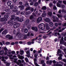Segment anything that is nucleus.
<instances>
[{
	"label": "nucleus",
	"mask_w": 66,
	"mask_h": 66,
	"mask_svg": "<svg viewBox=\"0 0 66 66\" xmlns=\"http://www.w3.org/2000/svg\"><path fill=\"white\" fill-rule=\"evenodd\" d=\"M39 28H40L42 30H44L45 28V25L43 23L40 24L38 26Z\"/></svg>",
	"instance_id": "f257e3e1"
},
{
	"label": "nucleus",
	"mask_w": 66,
	"mask_h": 66,
	"mask_svg": "<svg viewBox=\"0 0 66 66\" xmlns=\"http://www.w3.org/2000/svg\"><path fill=\"white\" fill-rule=\"evenodd\" d=\"M15 14L12 15H11V20H10L9 21H8V23L10 24L11 23H13V21L12 20H13L15 19Z\"/></svg>",
	"instance_id": "f03ea898"
},
{
	"label": "nucleus",
	"mask_w": 66,
	"mask_h": 66,
	"mask_svg": "<svg viewBox=\"0 0 66 66\" xmlns=\"http://www.w3.org/2000/svg\"><path fill=\"white\" fill-rule=\"evenodd\" d=\"M34 18V16L33 15H31L30 16V17H29V19H30V20H31L32 22H35L36 21V20Z\"/></svg>",
	"instance_id": "7ed1b4c3"
},
{
	"label": "nucleus",
	"mask_w": 66,
	"mask_h": 66,
	"mask_svg": "<svg viewBox=\"0 0 66 66\" xmlns=\"http://www.w3.org/2000/svg\"><path fill=\"white\" fill-rule=\"evenodd\" d=\"M31 29L35 32H37L38 30L37 27H31Z\"/></svg>",
	"instance_id": "20e7f679"
},
{
	"label": "nucleus",
	"mask_w": 66,
	"mask_h": 66,
	"mask_svg": "<svg viewBox=\"0 0 66 66\" xmlns=\"http://www.w3.org/2000/svg\"><path fill=\"white\" fill-rule=\"evenodd\" d=\"M18 7L19 8L20 10H22L24 9V6L23 5H21L18 6Z\"/></svg>",
	"instance_id": "39448f33"
},
{
	"label": "nucleus",
	"mask_w": 66,
	"mask_h": 66,
	"mask_svg": "<svg viewBox=\"0 0 66 66\" xmlns=\"http://www.w3.org/2000/svg\"><path fill=\"white\" fill-rule=\"evenodd\" d=\"M42 17H39L38 18L37 20V23H38L40 21H42Z\"/></svg>",
	"instance_id": "423d86ee"
},
{
	"label": "nucleus",
	"mask_w": 66,
	"mask_h": 66,
	"mask_svg": "<svg viewBox=\"0 0 66 66\" xmlns=\"http://www.w3.org/2000/svg\"><path fill=\"white\" fill-rule=\"evenodd\" d=\"M20 25V23H16L13 26V27L14 28H18Z\"/></svg>",
	"instance_id": "0eeeda50"
},
{
	"label": "nucleus",
	"mask_w": 66,
	"mask_h": 66,
	"mask_svg": "<svg viewBox=\"0 0 66 66\" xmlns=\"http://www.w3.org/2000/svg\"><path fill=\"white\" fill-rule=\"evenodd\" d=\"M29 19H27L25 22V24L26 26H27L29 23Z\"/></svg>",
	"instance_id": "6e6552de"
},
{
	"label": "nucleus",
	"mask_w": 66,
	"mask_h": 66,
	"mask_svg": "<svg viewBox=\"0 0 66 66\" xmlns=\"http://www.w3.org/2000/svg\"><path fill=\"white\" fill-rule=\"evenodd\" d=\"M12 3V2L10 1H8L6 2L7 4L9 6H10L11 5Z\"/></svg>",
	"instance_id": "1a4fd4ad"
},
{
	"label": "nucleus",
	"mask_w": 66,
	"mask_h": 66,
	"mask_svg": "<svg viewBox=\"0 0 66 66\" xmlns=\"http://www.w3.org/2000/svg\"><path fill=\"white\" fill-rule=\"evenodd\" d=\"M18 56L19 59L22 60L24 58V57L22 55H20V54L18 55Z\"/></svg>",
	"instance_id": "9d476101"
},
{
	"label": "nucleus",
	"mask_w": 66,
	"mask_h": 66,
	"mask_svg": "<svg viewBox=\"0 0 66 66\" xmlns=\"http://www.w3.org/2000/svg\"><path fill=\"white\" fill-rule=\"evenodd\" d=\"M45 26L46 29L47 30H49L50 28V27L48 26V25L47 23H46L45 24Z\"/></svg>",
	"instance_id": "9b49d317"
},
{
	"label": "nucleus",
	"mask_w": 66,
	"mask_h": 66,
	"mask_svg": "<svg viewBox=\"0 0 66 66\" xmlns=\"http://www.w3.org/2000/svg\"><path fill=\"white\" fill-rule=\"evenodd\" d=\"M23 31H24V32L25 33H27L28 32V30L27 28H25L24 30L23 29H22V31L23 32Z\"/></svg>",
	"instance_id": "f8f14e48"
},
{
	"label": "nucleus",
	"mask_w": 66,
	"mask_h": 66,
	"mask_svg": "<svg viewBox=\"0 0 66 66\" xmlns=\"http://www.w3.org/2000/svg\"><path fill=\"white\" fill-rule=\"evenodd\" d=\"M17 8L16 7H14L12 9V11L13 12H17Z\"/></svg>",
	"instance_id": "ddd939ff"
},
{
	"label": "nucleus",
	"mask_w": 66,
	"mask_h": 66,
	"mask_svg": "<svg viewBox=\"0 0 66 66\" xmlns=\"http://www.w3.org/2000/svg\"><path fill=\"white\" fill-rule=\"evenodd\" d=\"M9 17V16L8 15H5L4 16V18L6 20V21H7V19Z\"/></svg>",
	"instance_id": "4468645a"
},
{
	"label": "nucleus",
	"mask_w": 66,
	"mask_h": 66,
	"mask_svg": "<svg viewBox=\"0 0 66 66\" xmlns=\"http://www.w3.org/2000/svg\"><path fill=\"white\" fill-rule=\"evenodd\" d=\"M44 20L46 22L48 23H49L50 22V20L48 18H47Z\"/></svg>",
	"instance_id": "2eb2a0df"
},
{
	"label": "nucleus",
	"mask_w": 66,
	"mask_h": 66,
	"mask_svg": "<svg viewBox=\"0 0 66 66\" xmlns=\"http://www.w3.org/2000/svg\"><path fill=\"white\" fill-rule=\"evenodd\" d=\"M46 11H44L43 13L42 14V17H44L46 16V15H47V14L46 13H45Z\"/></svg>",
	"instance_id": "dca6fc26"
},
{
	"label": "nucleus",
	"mask_w": 66,
	"mask_h": 66,
	"mask_svg": "<svg viewBox=\"0 0 66 66\" xmlns=\"http://www.w3.org/2000/svg\"><path fill=\"white\" fill-rule=\"evenodd\" d=\"M48 15L52 17V13L51 12H49L48 13Z\"/></svg>",
	"instance_id": "f3484780"
},
{
	"label": "nucleus",
	"mask_w": 66,
	"mask_h": 66,
	"mask_svg": "<svg viewBox=\"0 0 66 66\" xmlns=\"http://www.w3.org/2000/svg\"><path fill=\"white\" fill-rule=\"evenodd\" d=\"M0 21L1 22L6 21L5 19L3 18H1L0 19Z\"/></svg>",
	"instance_id": "a211bd4d"
},
{
	"label": "nucleus",
	"mask_w": 66,
	"mask_h": 66,
	"mask_svg": "<svg viewBox=\"0 0 66 66\" xmlns=\"http://www.w3.org/2000/svg\"><path fill=\"white\" fill-rule=\"evenodd\" d=\"M38 2H36L34 4V6L35 7H37L38 5Z\"/></svg>",
	"instance_id": "6ab92c4d"
},
{
	"label": "nucleus",
	"mask_w": 66,
	"mask_h": 66,
	"mask_svg": "<svg viewBox=\"0 0 66 66\" xmlns=\"http://www.w3.org/2000/svg\"><path fill=\"white\" fill-rule=\"evenodd\" d=\"M53 23L52 22H50L49 23V25L51 27H52L53 26Z\"/></svg>",
	"instance_id": "aec40b11"
},
{
	"label": "nucleus",
	"mask_w": 66,
	"mask_h": 66,
	"mask_svg": "<svg viewBox=\"0 0 66 66\" xmlns=\"http://www.w3.org/2000/svg\"><path fill=\"white\" fill-rule=\"evenodd\" d=\"M23 21V18H20L19 20H18V21H19L20 22H22Z\"/></svg>",
	"instance_id": "412c9836"
},
{
	"label": "nucleus",
	"mask_w": 66,
	"mask_h": 66,
	"mask_svg": "<svg viewBox=\"0 0 66 66\" xmlns=\"http://www.w3.org/2000/svg\"><path fill=\"white\" fill-rule=\"evenodd\" d=\"M18 62H16V63L18 64H21L22 63V62L21 60H18Z\"/></svg>",
	"instance_id": "4be33fe9"
},
{
	"label": "nucleus",
	"mask_w": 66,
	"mask_h": 66,
	"mask_svg": "<svg viewBox=\"0 0 66 66\" xmlns=\"http://www.w3.org/2000/svg\"><path fill=\"white\" fill-rule=\"evenodd\" d=\"M4 51L3 50L0 51V55H2L4 54Z\"/></svg>",
	"instance_id": "5701e85b"
},
{
	"label": "nucleus",
	"mask_w": 66,
	"mask_h": 66,
	"mask_svg": "<svg viewBox=\"0 0 66 66\" xmlns=\"http://www.w3.org/2000/svg\"><path fill=\"white\" fill-rule=\"evenodd\" d=\"M28 7L26 9V10L25 11H26L28 10H30L31 9V7H30L28 6Z\"/></svg>",
	"instance_id": "b1692460"
},
{
	"label": "nucleus",
	"mask_w": 66,
	"mask_h": 66,
	"mask_svg": "<svg viewBox=\"0 0 66 66\" xmlns=\"http://www.w3.org/2000/svg\"><path fill=\"white\" fill-rule=\"evenodd\" d=\"M24 5L26 7H28L29 6V4L28 3H26Z\"/></svg>",
	"instance_id": "393cba45"
},
{
	"label": "nucleus",
	"mask_w": 66,
	"mask_h": 66,
	"mask_svg": "<svg viewBox=\"0 0 66 66\" xmlns=\"http://www.w3.org/2000/svg\"><path fill=\"white\" fill-rule=\"evenodd\" d=\"M19 19V17H16L14 19V21H18V20Z\"/></svg>",
	"instance_id": "a878e982"
},
{
	"label": "nucleus",
	"mask_w": 66,
	"mask_h": 66,
	"mask_svg": "<svg viewBox=\"0 0 66 66\" xmlns=\"http://www.w3.org/2000/svg\"><path fill=\"white\" fill-rule=\"evenodd\" d=\"M21 53H20V54L21 55H23V53H24V51L22 50H21L20 51Z\"/></svg>",
	"instance_id": "bb28decb"
},
{
	"label": "nucleus",
	"mask_w": 66,
	"mask_h": 66,
	"mask_svg": "<svg viewBox=\"0 0 66 66\" xmlns=\"http://www.w3.org/2000/svg\"><path fill=\"white\" fill-rule=\"evenodd\" d=\"M5 12H10V9L9 8H7V9H5Z\"/></svg>",
	"instance_id": "cd10ccee"
},
{
	"label": "nucleus",
	"mask_w": 66,
	"mask_h": 66,
	"mask_svg": "<svg viewBox=\"0 0 66 66\" xmlns=\"http://www.w3.org/2000/svg\"><path fill=\"white\" fill-rule=\"evenodd\" d=\"M47 9V7L45 6H43L42 8V9L43 10H45Z\"/></svg>",
	"instance_id": "c85d7f7f"
},
{
	"label": "nucleus",
	"mask_w": 66,
	"mask_h": 66,
	"mask_svg": "<svg viewBox=\"0 0 66 66\" xmlns=\"http://www.w3.org/2000/svg\"><path fill=\"white\" fill-rule=\"evenodd\" d=\"M26 12V11H25V10L24 11H22L21 13V14L22 15H23Z\"/></svg>",
	"instance_id": "c756f323"
},
{
	"label": "nucleus",
	"mask_w": 66,
	"mask_h": 66,
	"mask_svg": "<svg viewBox=\"0 0 66 66\" xmlns=\"http://www.w3.org/2000/svg\"><path fill=\"white\" fill-rule=\"evenodd\" d=\"M57 16L59 18H62V17L63 16L62 15H60L59 14H57Z\"/></svg>",
	"instance_id": "7c9ffc66"
},
{
	"label": "nucleus",
	"mask_w": 66,
	"mask_h": 66,
	"mask_svg": "<svg viewBox=\"0 0 66 66\" xmlns=\"http://www.w3.org/2000/svg\"><path fill=\"white\" fill-rule=\"evenodd\" d=\"M25 60L26 61V62L27 63L28 62V61H29V59H28V58H27L26 57L25 58Z\"/></svg>",
	"instance_id": "2f4dec72"
},
{
	"label": "nucleus",
	"mask_w": 66,
	"mask_h": 66,
	"mask_svg": "<svg viewBox=\"0 0 66 66\" xmlns=\"http://www.w3.org/2000/svg\"><path fill=\"white\" fill-rule=\"evenodd\" d=\"M14 7V5H10V8L11 9H12Z\"/></svg>",
	"instance_id": "473e14b6"
},
{
	"label": "nucleus",
	"mask_w": 66,
	"mask_h": 66,
	"mask_svg": "<svg viewBox=\"0 0 66 66\" xmlns=\"http://www.w3.org/2000/svg\"><path fill=\"white\" fill-rule=\"evenodd\" d=\"M10 35H7L5 37H6V38H8L9 39V37L10 36Z\"/></svg>",
	"instance_id": "72a5a7b5"
},
{
	"label": "nucleus",
	"mask_w": 66,
	"mask_h": 66,
	"mask_svg": "<svg viewBox=\"0 0 66 66\" xmlns=\"http://www.w3.org/2000/svg\"><path fill=\"white\" fill-rule=\"evenodd\" d=\"M53 9L55 10H56L57 9V8L56 6H54L53 7Z\"/></svg>",
	"instance_id": "f704fd0d"
},
{
	"label": "nucleus",
	"mask_w": 66,
	"mask_h": 66,
	"mask_svg": "<svg viewBox=\"0 0 66 66\" xmlns=\"http://www.w3.org/2000/svg\"><path fill=\"white\" fill-rule=\"evenodd\" d=\"M3 49L4 51H7V49L6 47H4Z\"/></svg>",
	"instance_id": "c9c22d12"
},
{
	"label": "nucleus",
	"mask_w": 66,
	"mask_h": 66,
	"mask_svg": "<svg viewBox=\"0 0 66 66\" xmlns=\"http://www.w3.org/2000/svg\"><path fill=\"white\" fill-rule=\"evenodd\" d=\"M13 36H11V35H10V36H9V39H13Z\"/></svg>",
	"instance_id": "e433bc0d"
},
{
	"label": "nucleus",
	"mask_w": 66,
	"mask_h": 66,
	"mask_svg": "<svg viewBox=\"0 0 66 66\" xmlns=\"http://www.w3.org/2000/svg\"><path fill=\"white\" fill-rule=\"evenodd\" d=\"M10 44V42H7L5 43V44L7 45H9Z\"/></svg>",
	"instance_id": "4c0bfd02"
},
{
	"label": "nucleus",
	"mask_w": 66,
	"mask_h": 66,
	"mask_svg": "<svg viewBox=\"0 0 66 66\" xmlns=\"http://www.w3.org/2000/svg\"><path fill=\"white\" fill-rule=\"evenodd\" d=\"M10 64V63H9V62H8L6 64V66H9Z\"/></svg>",
	"instance_id": "58836bf2"
},
{
	"label": "nucleus",
	"mask_w": 66,
	"mask_h": 66,
	"mask_svg": "<svg viewBox=\"0 0 66 66\" xmlns=\"http://www.w3.org/2000/svg\"><path fill=\"white\" fill-rule=\"evenodd\" d=\"M27 28H28V30H29L30 29V28H31V26L30 25H28L27 26Z\"/></svg>",
	"instance_id": "ea45409f"
},
{
	"label": "nucleus",
	"mask_w": 66,
	"mask_h": 66,
	"mask_svg": "<svg viewBox=\"0 0 66 66\" xmlns=\"http://www.w3.org/2000/svg\"><path fill=\"white\" fill-rule=\"evenodd\" d=\"M56 28L55 26H53V28H51V30H54Z\"/></svg>",
	"instance_id": "a19ab883"
},
{
	"label": "nucleus",
	"mask_w": 66,
	"mask_h": 66,
	"mask_svg": "<svg viewBox=\"0 0 66 66\" xmlns=\"http://www.w3.org/2000/svg\"><path fill=\"white\" fill-rule=\"evenodd\" d=\"M57 7H61V5L59 3H58L57 4Z\"/></svg>",
	"instance_id": "79ce46f5"
},
{
	"label": "nucleus",
	"mask_w": 66,
	"mask_h": 66,
	"mask_svg": "<svg viewBox=\"0 0 66 66\" xmlns=\"http://www.w3.org/2000/svg\"><path fill=\"white\" fill-rule=\"evenodd\" d=\"M44 62V60H42L41 61L40 63L41 64H43Z\"/></svg>",
	"instance_id": "37998d69"
},
{
	"label": "nucleus",
	"mask_w": 66,
	"mask_h": 66,
	"mask_svg": "<svg viewBox=\"0 0 66 66\" xmlns=\"http://www.w3.org/2000/svg\"><path fill=\"white\" fill-rule=\"evenodd\" d=\"M34 4V3L33 2H31L30 3V5H32Z\"/></svg>",
	"instance_id": "c03bdc74"
},
{
	"label": "nucleus",
	"mask_w": 66,
	"mask_h": 66,
	"mask_svg": "<svg viewBox=\"0 0 66 66\" xmlns=\"http://www.w3.org/2000/svg\"><path fill=\"white\" fill-rule=\"evenodd\" d=\"M58 53H61V50H60V49H58Z\"/></svg>",
	"instance_id": "a18cd8bd"
},
{
	"label": "nucleus",
	"mask_w": 66,
	"mask_h": 66,
	"mask_svg": "<svg viewBox=\"0 0 66 66\" xmlns=\"http://www.w3.org/2000/svg\"><path fill=\"white\" fill-rule=\"evenodd\" d=\"M2 35H6L7 34L5 32H3L2 33Z\"/></svg>",
	"instance_id": "49530a36"
},
{
	"label": "nucleus",
	"mask_w": 66,
	"mask_h": 66,
	"mask_svg": "<svg viewBox=\"0 0 66 66\" xmlns=\"http://www.w3.org/2000/svg\"><path fill=\"white\" fill-rule=\"evenodd\" d=\"M5 13V12H2L1 13V15H3Z\"/></svg>",
	"instance_id": "de8ad7c7"
},
{
	"label": "nucleus",
	"mask_w": 66,
	"mask_h": 66,
	"mask_svg": "<svg viewBox=\"0 0 66 66\" xmlns=\"http://www.w3.org/2000/svg\"><path fill=\"white\" fill-rule=\"evenodd\" d=\"M34 9L33 8H31V10H30V11L31 12H33L34 11Z\"/></svg>",
	"instance_id": "09e8293b"
},
{
	"label": "nucleus",
	"mask_w": 66,
	"mask_h": 66,
	"mask_svg": "<svg viewBox=\"0 0 66 66\" xmlns=\"http://www.w3.org/2000/svg\"><path fill=\"white\" fill-rule=\"evenodd\" d=\"M5 32V33H7V30H6L3 31V33Z\"/></svg>",
	"instance_id": "8fccbe9b"
},
{
	"label": "nucleus",
	"mask_w": 66,
	"mask_h": 66,
	"mask_svg": "<svg viewBox=\"0 0 66 66\" xmlns=\"http://www.w3.org/2000/svg\"><path fill=\"white\" fill-rule=\"evenodd\" d=\"M25 13H26V15L28 16V15H29L28 12H27L26 11V12Z\"/></svg>",
	"instance_id": "3c124183"
},
{
	"label": "nucleus",
	"mask_w": 66,
	"mask_h": 66,
	"mask_svg": "<svg viewBox=\"0 0 66 66\" xmlns=\"http://www.w3.org/2000/svg\"><path fill=\"white\" fill-rule=\"evenodd\" d=\"M11 53L12 54H14L15 53V51H12Z\"/></svg>",
	"instance_id": "603ef678"
},
{
	"label": "nucleus",
	"mask_w": 66,
	"mask_h": 66,
	"mask_svg": "<svg viewBox=\"0 0 66 66\" xmlns=\"http://www.w3.org/2000/svg\"><path fill=\"white\" fill-rule=\"evenodd\" d=\"M34 57L35 58H36L37 57V54H35L34 55Z\"/></svg>",
	"instance_id": "864d4df0"
},
{
	"label": "nucleus",
	"mask_w": 66,
	"mask_h": 66,
	"mask_svg": "<svg viewBox=\"0 0 66 66\" xmlns=\"http://www.w3.org/2000/svg\"><path fill=\"white\" fill-rule=\"evenodd\" d=\"M63 41L60 40V44H62L63 43Z\"/></svg>",
	"instance_id": "5fc2aeb1"
},
{
	"label": "nucleus",
	"mask_w": 66,
	"mask_h": 66,
	"mask_svg": "<svg viewBox=\"0 0 66 66\" xmlns=\"http://www.w3.org/2000/svg\"><path fill=\"white\" fill-rule=\"evenodd\" d=\"M20 33V32L19 31H18L17 33V34H16V36H18V35Z\"/></svg>",
	"instance_id": "6e6d98bb"
},
{
	"label": "nucleus",
	"mask_w": 66,
	"mask_h": 66,
	"mask_svg": "<svg viewBox=\"0 0 66 66\" xmlns=\"http://www.w3.org/2000/svg\"><path fill=\"white\" fill-rule=\"evenodd\" d=\"M62 59V58L61 57H58V59L59 60H61Z\"/></svg>",
	"instance_id": "4d7b16f0"
},
{
	"label": "nucleus",
	"mask_w": 66,
	"mask_h": 66,
	"mask_svg": "<svg viewBox=\"0 0 66 66\" xmlns=\"http://www.w3.org/2000/svg\"><path fill=\"white\" fill-rule=\"evenodd\" d=\"M30 50H28V51H27L26 52L27 54H29L30 53Z\"/></svg>",
	"instance_id": "13d9d810"
},
{
	"label": "nucleus",
	"mask_w": 66,
	"mask_h": 66,
	"mask_svg": "<svg viewBox=\"0 0 66 66\" xmlns=\"http://www.w3.org/2000/svg\"><path fill=\"white\" fill-rule=\"evenodd\" d=\"M62 61H63L64 62L66 63V59H63V60H62Z\"/></svg>",
	"instance_id": "bf43d9fd"
},
{
	"label": "nucleus",
	"mask_w": 66,
	"mask_h": 66,
	"mask_svg": "<svg viewBox=\"0 0 66 66\" xmlns=\"http://www.w3.org/2000/svg\"><path fill=\"white\" fill-rule=\"evenodd\" d=\"M58 23H55V26L56 27H57L58 26Z\"/></svg>",
	"instance_id": "052dcab7"
},
{
	"label": "nucleus",
	"mask_w": 66,
	"mask_h": 66,
	"mask_svg": "<svg viewBox=\"0 0 66 66\" xmlns=\"http://www.w3.org/2000/svg\"><path fill=\"white\" fill-rule=\"evenodd\" d=\"M63 63H61L59 64V66H63Z\"/></svg>",
	"instance_id": "680f3d73"
},
{
	"label": "nucleus",
	"mask_w": 66,
	"mask_h": 66,
	"mask_svg": "<svg viewBox=\"0 0 66 66\" xmlns=\"http://www.w3.org/2000/svg\"><path fill=\"white\" fill-rule=\"evenodd\" d=\"M53 4L52 3H50L49 4V6L50 7H51L52 6H53Z\"/></svg>",
	"instance_id": "e2e57ef3"
},
{
	"label": "nucleus",
	"mask_w": 66,
	"mask_h": 66,
	"mask_svg": "<svg viewBox=\"0 0 66 66\" xmlns=\"http://www.w3.org/2000/svg\"><path fill=\"white\" fill-rule=\"evenodd\" d=\"M15 45V43L14 42H12L11 43V45Z\"/></svg>",
	"instance_id": "0e129e2a"
},
{
	"label": "nucleus",
	"mask_w": 66,
	"mask_h": 66,
	"mask_svg": "<svg viewBox=\"0 0 66 66\" xmlns=\"http://www.w3.org/2000/svg\"><path fill=\"white\" fill-rule=\"evenodd\" d=\"M23 3L22 2H19V4L20 5H22V4Z\"/></svg>",
	"instance_id": "69168bd1"
},
{
	"label": "nucleus",
	"mask_w": 66,
	"mask_h": 66,
	"mask_svg": "<svg viewBox=\"0 0 66 66\" xmlns=\"http://www.w3.org/2000/svg\"><path fill=\"white\" fill-rule=\"evenodd\" d=\"M52 33V32H50L49 33L47 34V35H48V36H49V35H50Z\"/></svg>",
	"instance_id": "338daca9"
},
{
	"label": "nucleus",
	"mask_w": 66,
	"mask_h": 66,
	"mask_svg": "<svg viewBox=\"0 0 66 66\" xmlns=\"http://www.w3.org/2000/svg\"><path fill=\"white\" fill-rule=\"evenodd\" d=\"M63 3L64 4H66V1H63Z\"/></svg>",
	"instance_id": "774afa93"
}]
</instances>
